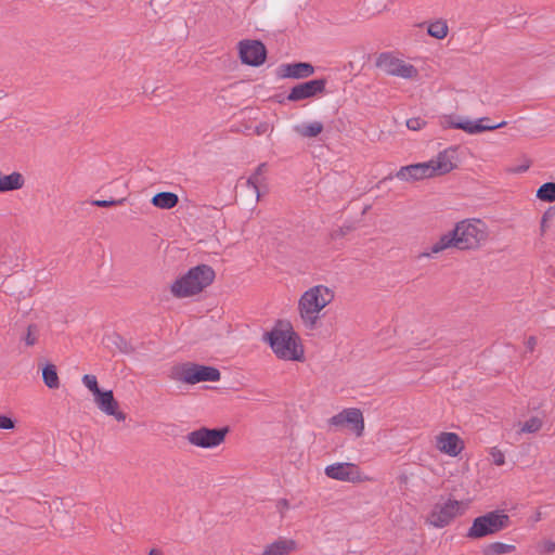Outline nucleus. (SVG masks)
<instances>
[{"label": "nucleus", "instance_id": "obj_21", "mask_svg": "<svg viewBox=\"0 0 555 555\" xmlns=\"http://www.w3.org/2000/svg\"><path fill=\"white\" fill-rule=\"evenodd\" d=\"M24 185V179L21 173L12 172L3 175L0 172V193L18 190Z\"/></svg>", "mask_w": 555, "mask_h": 555}, {"label": "nucleus", "instance_id": "obj_9", "mask_svg": "<svg viewBox=\"0 0 555 555\" xmlns=\"http://www.w3.org/2000/svg\"><path fill=\"white\" fill-rule=\"evenodd\" d=\"M457 249H473L487 236L485 225L479 220H463L453 229Z\"/></svg>", "mask_w": 555, "mask_h": 555}, {"label": "nucleus", "instance_id": "obj_24", "mask_svg": "<svg viewBox=\"0 0 555 555\" xmlns=\"http://www.w3.org/2000/svg\"><path fill=\"white\" fill-rule=\"evenodd\" d=\"M264 168L266 164H260L246 181V186L255 193L257 201H259L260 197L259 186L263 181Z\"/></svg>", "mask_w": 555, "mask_h": 555}, {"label": "nucleus", "instance_id": "obj_1", "mask_svg": "<svg viewBox=\"0 0 555 555\" xmlns=\"http://www.w3.org/2000/svg\"><path fill=\"white\" fill-rule=\"evenodd\" d=\"M456 168V149L448 147L427 162L402 166L395 177L404 182H415L444 176Z\"/></svg>", "mask_w": 555, "mask_h": 555}, {"label": "nucleus", "instance_id": "obj_14", "mask_svg": "<svg viewBox=\"0 0 555 555\" xmlns=\"http://www.w3.org/2000/svg\"><path fill=\"white\" fill-rule=\"evenodd\" d=\"M241 61L251 66L261 65L267 55L266 47L258 40H243L238 43Z\"/></svg>", "mask_w": 555, "mask_h": 555}, {"label": "nucleus", "instance_id": "obj_31", "mask_svg": "<svg viewBox=\"0 0 555 555\" xmlns=\"http://www.w3.org/2000/svg\"><path fill=\"white\" fill-rule=\"evenodd\" d=\"M38 328L36 325H29L27 328L26 335L23 337V340L27 346H34L38 340Z\"/></svg>", "mask_w": 555, "mask_h": 555}, {"label": "nucleus", "instance_id": "obj_10", "mask_svg": "<svg viewBox=\"0 0 555 555\" xmlns=\"http://www.w3.org/2000/svg\"><path fill=\"white\" fill-rule=\"evenodd\" d=\"M229 433L228 427L208 428L199 427L186 434L185 440L189 444L202 448L214 449L219 447L225 440Z\"/></svg>", "mask_w": 555, "mask_h": 555}, {"label": "nucleus", "instance_id": "obj_30", "mask_svg": "<svg viewBox=\"0 0 555 555\" xmlns=\"http://www.w3.org/2000/svg\"><path fill=\"white\" fill-rule=\"evenodd\" d=\"M81 382L86 388L89 389V391L92 392V395H98L99 391H101L98 379L95 375L92 374H86L82 376Z\"/></svg>", "mask_w": 555, "mask_h": 555}, {"label": "nucleus", "instance_id": "obj_16", "mask_svg": "<svg viewBox=\"0 0 555 555\" xmlns=\"http://www.w3.org/2000/svg\"><path fill=\"white\" fill-rule=\"evenodd\" d=\"M93 397L95 404L103 413L114 416L119 422H124L126 420V414L118 411V402L115 400L112 390H101Z\"/></svg>", "mask_w": 555, "mask_h": 555}, {"label": "nucleus", "instance_id": "obj_37", "mask_svg": "<svg viewBox=\"0 0 555 555\" xmlns=\"http://www.w3.org/2000/svg\"><path fill=\"white\" fill-rule=\"evenodd\" d=\"M537 344V340L534 337H529L528 340H527V346L530 350H533L534 346Z\"/></svg>", "mask_w": 555, "mask_h": 555}, {"label": "nucleus", "instance_id": "obj_23", "mask_svg": "<svg viewBox=\"0 0 555 555\" xmlns=\"http://www.w3.org/2000/svg\"><path fill=\"white\" fill-rule=\"evenodd\" d=\"M152 204L160 209H171L178 202V195L172 192H160L153 196Z\"/></svg>", "mask_w": 555, "mask_h": 555}, {"label": "nucleus", "instance_id": "obj_19", "mask_svg": "<svg viewBox=\"0 0 555 555\" xmlns=\"http://www.w3.org/2000/svg\"><path fill=\"white\" fill-rule=\"evenodd\" d=\"M296 548L297 543L295 540L280 537L263 548L262 555H289Z\"/></svg>", "mask_w": 555, "mask_h": 555}, {"label": "nucleus", "instance_id": "obj_38", "mask_svg": "<svg viewBox=\"0 0 555 555\" xmlns=\"http://www.w3.org/2000/svg\"><path fill=\"white\" fill-rule=\"evenodd\" d=\"M554 548H555V544H554V543H552V542H548V543L545 545V551H546L547 553L553 552V551H554Z\"/></svg>", "mask_w": 555, "mask_h": 555}, {"label": "nucleus", "instance_id": "obj_41", "mask_svg": "<svg viewBox=\"0 0 555 555\" xmlns=\"http://www.w3.org/2000/svg\"><path fill=\"white\" fill-rule=\"evenodd\" d=\"M528 169V166H521V168L519 169V171H525Z\"/></svg>", "mask_w": 555, "mask_h": 555}, {"label": "nucleus", "instance_id": "obj_15", "mask_svg": "<svg viewBox=\"0 0 555 555\" xmlns=\"http://www.w3.org/2000/svg\"><path fill=\"white\" fill-rule=\"evenodd\" d=\"M326 86L325 79H313L301 82L293 87L287 95V100L292 102L301 101L313 98L324 92Z\"/></svg>", "mask_w": 555, "mask_h": 555}, {"label": "nucleus", "instance_id": "obj_4", "mask_svg": "<svg viewBox=\"0 0 555 555\" xmlns=\"http://www.w3.org/2000/svg\"><path fill=\"white\" fill-rule=\"evenodd\" d=\"M215 279L214 270L207 264L191 268L171 285V293L178 298H185L201 293Z\"/></svg>", "mask_w": 555, "mask_h": 555}, {"label": "nucleus", "instance_id": "obj_40", "mask_svg": "<svg viewBox=\"0 0 555 555\" xmlns=\"http://www.w3.org/2000/svg\"><path fill=\"white\" fill-rule=\"evenodd\" d=\"M541 519V513L538 512L535 515H534V520L538 521Z\"/></svg>", "mask_w": 555, "mask_h": 555}, {"label": "nucleus", "instance_id": "obj_7", "mask_svg": "<svg viewBox=\"0 0 555 555\" xmlns=\"http://www.w3.org/2000/svg\"><path fill=\"white\" fill-rule=\"evenodd\" d=\"M509 517L503 511H492L476 517L466 532L468 539H481L505 529Z\"/></svg>", "mask_w": 555, "mask_h": 555}, {"label": "nucleus", "instance_id": "obj_25", "mask_svg": "<svg viewBox=\"0 0 555 555\" xmlns=\"http://www.w3.org/2000/svg\"><path fill=\"white\" fill-rule=\"evenodd\" d=\"M42 379L44 385L50 389H57L60 387V379L55 365L47 364L42 369Z\"/></svg>", "mask_w": 555, "mask_h": 555}, {"label": "nucleus", "instance_id": "obj_33", "mask_svg": "<svg viewBox=\"0 0 555 555\" xmlns=\"http://www.w3.org/2000/svg\"><path fill=\"white\" fill-rule=\"evenodd\" d=\"M426 125V121L422 118H410L406 120V127L410 130L418 131L423 129Z\"/></svg>", "mask_w": 555, "mask_h": 555}, {"label": "nucleus", "instance_id": "obj_36", "mask_svg": "<svg viewBox=\"0 0 555 555\" xmlns=\"http://www.w3.org/2000/svg\"><path fill=\"white\" fill-rule=\"evenodd\" d=\"M15 426L14 421L5 415H0V429H13Z\"/></svg>", "mask_w": 555, "mask_h": 555}, {"label": "nucleus", "instance_id": "obj_8", "mask_svg": "<svg viewBox=\"0 0 555 555\" xmlns=\"http://www.w3.org/2000/svg\"><path fill=\"white\" fill-rule=\"evenodd\" d=\"M439 125L442 129H461L468 134H478L483 131H492L499 128H503L506 121L499 124H489L488 117H481L475 120L468 118H461L456 115L449 114L443 115L439 118Z\"/></svg>", "mask_w": 555, "mask_h": 555}, {"label": "nucleus", "instance_id": "obj_26", "mask_svg": "<svg viewBox=\"0 0 555 555\" xmlns=\"http://www.w3.org/2000/svg\"><path fill=\"white\" fill-rule=\"evenodd\" d=\"M448 25L443 20H437L428 24L427 34L436 39H443L448 35Z\"/></svg>", "mask_w": 555, "mask_h": 555}, {"label": "nucleus", "instance_id": "obj_18", "mask_svg": "<svg viewBox=\"0 0 555 555\" xmlns=\"http://www.w3.org/2000/svg\"><path fill=\"white\" fill-rule=\"evenodd\" d=\"M437 449L450 456H457L463 450V442L455 433H441L436 438Z\"/></svg>", "mask_w": 555, "mask_h": 555}, {"label": "nucleus", "instance_id": "obj_2", "mask_svg": "<svg viewBox=\"0 0 555 555\" xmlns=\"http://www.w3.org/2000/svg\"><path fill=\"white\" fill-rule=\"evenodd\" d=\"M335 292L326 285L318 284L305 291L297 305L299 320L308 331L319 326L324 313L323 310L334 300Z\"/></svg>", "mask_w": 555, "mask_h": 555}, {"label": "nucleus", "instance_id": "obj_35", "mask_svg": "<svg viewBox=\"0 0 555 555\" xmlns=\"http://www.w3.org/2000/svg\"><path fill=\"white\" fill-rule=\"evenodd\" d=\"M276 509L281 517H285L286 512L289 509V502L286 499H280L276 502Z\"/></svg>", "mask_w": 555, "mask_h": 555}, {"label": "nucleus", "instance_id": "obj_29", "mask_svg": "<svg viewBox=\"0 0 555 555\" xmlns=\"http://www.w3.org/2000/svg\"><path fill=\"white\" fill-rule=\"evenodd\" d=\"M541 427H542V420L537 416H533L522 424L521 431L528 433V434H533V433L539 431L541 429Z\"/></svg>", "mask_w": 555, "mask_h": 555}, {"label": "nucleus", "instance_id": "obj_5", "mask_svg": "<svg viewBox=\"0 0 555 555\" xmlns=\"http://www.w3.org/2000/svg\"><path fill=\"white\" fill-rule=\"evenodd\" d=\"M468 501H459L452 498H441L430 508L426 516V524L436 529H442L464 515L468 508Z\"/></svg>", "mask_w": 555, "mask_h": 555}, {"label": "nucleus", "instance_id": "obj_27", "mask_svg": "<svg viewBox=\"0 0 555 555\" xmlns=\"http://www.w3.org/2000/svg\"><path fill=\"white\" fill-rule=\"evenodd\" d=\"M515 548H516L515 545H512V544H506V543H502V542H493V543H490L485 548V554L486 555H503V554L514 552Z\"/></svg>", "mask_w": 555, "mask_h": 555}, {"label": "nucleus", "instance_id": "obj_20", "mask_svg": "<svg viewBox=\"0 0 555 555\" xmlns=\"http://www.w3.org/2000/svg\"><path fill=\"white\" fill-rule=\"evenodd\" d=\"M451 247L457 248L453 230L441 235L436 243H434L428 249L421 254V257H431L433 255L441 253Z\"/></svg>", "mask_w": 555, "mask_h": 555}, {"label": "nucleus", "instance_id": "obj_22", "mask_svg": "<svg viewBox=\"0 0 555 555\" xmlns=\"http://www.w3.org/2000/svg\"><path fill=\"white\" fill-rule=\"evenodd\" d=\"M293 130L302 138H315L323 131L321 121L302 122L295 125Z\"/></svg>", "mask_w": 555, "mask_h": 555}, {"label": "nucleus", "instance_id": "obj_32", "mask_svg": "<svg viewBox=\"0 0 555 555\" xmlns=\"http://www.w3.org/2000/svg\"><path fill=\"white\" fill-rule=\"evenodd\" d=\"M490 455L493 464H495L496 466H502L505 463V455L498 448H492L490 450Z\"/></svg>", "mask_w": 555, "mask_h": 555}, {"label": "nucleus", "instance_id": "obj_28", "mask_svg": "<svg viewBox=\"0 0 555 555\" xmlns=\"http://www.w3.org/2000/svg\"><path fill=\"white\" fill-rule=\"evenodd\" d=\"M537 197L544 202H555V183L542 184L537 191Z\"/></svg>", "mask_w": 555, "mask_h": 555}, {"label": "nucleus", "instance_id": "obj_6", "mask_svg": "<svg viewBox=\"0 0 555 555\" xmlns=\"http://www.w3.org/2000/svg\"><path fill=\"white\" fill-rule=\"evenodd\" d=\"M221 374L214 366L185 362L171 367L170 378L188 385H195L202 382H218Z\"/></svg>", "mask_w": 555, "mask_h": 555}, {"label": "nucleus", "instance_id": "obj_39", "mask_svg": "<svg viewBox=\"0 0 555 555\" xmlns=\"http://www.w3.org/2000/svg\"><path fill=\"white\" fill-rule=\"evenodd\" d=\"M149 555H162V552L159 550H156V548H152L149 553Z\"/></svg>", "mask_w": 555, "mask_h": 555}, {"label": "nucleus", "instance_id": "obj_12", "mask_svg": "<svg viewBox=\"0 0 555 555\" xmlns=\"http://www.w3.org/2000/svg\"><path fill=\"white\" fill-rule=\"evenodd\" d=\"M328 426L335 429L347 428L357 437L364 433V417L360 409L347 408L327 420Z\"/></svg>", "mask_w": 555, "mask_h": 555}, {"label": "nucleus", "instance_id": "obj_17", "mask_svg": "<svg viewBox=\"0 0 555 555\" xmlns=\"http://www.w3.org/2000/svg\"><path fill=\"white\" fill-rule=\"evenodd\" d=\"M314 73V67L310 63H288L281 64L276 69V75L280 78H295L302 79L311 76Z\"/></svg>", "mask_w": 555, "mask_h": 555}, {"label": "nucleus", "instance_id": "obj_11", "mask_svg": "<svg viewBox=\"0 0 555 555\" xmlns=\"http://www.w3.org/2000/svg\"><path fill=\"white\" fill-rule=\"evenodd\" d=\"M376 66L387 75L403 79H413L418 75V70L414 65L389 52H384L378 55Z\"/></svg>", "mask_w": 555, "mask_h": 555}, {"label": "nucleus", "instance_id": "obj_34", "mask_svg": "<svg viewBox=\"0 0 555 555\" xmlns=\"http://www.w3.org/2000/svg\"><path fill=\"white\" fill-rule=\"evenodd\" d=\"M125 201H126V198L111 199V201L96 199V201L92 202V205L98 206V207H109V206H114V205H121Z\"/></svg>", "mask_w": 555, "mask_h": 555}, {"label": "nucleus", "instance_id": "obj_3", "mask_svg": "<svg viewBox=\"0 0 555 555\" xmlns=\"http://www.w3.org/2000/svg\"><path fill=\"white\" fill-rule=\"evenodd\" d=\"M264 340L270 345L275 356L286 361H299L304 356L298 335L289 324H280L264 334Z\"/></svg>", "mask_w": 555, "mask_h": 555}, {"label": "nucleus", "instance_id": "obj_13", "mask_svg": "<svg viewBox=\"0 0 555 555\" xmlns=\"http://www.w3.org/2000/svg\"><path fill=\"white\" fill-rule=\"evenodd\" d=\"M324 473L328 478L344 482L358 483L369 480L357 464L349 462L327 465Z\"/></svg>", "mask_w": 555, "mask_h": 555}]
</instances>
